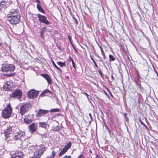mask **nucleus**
<instances>
[{
  "instance_id": "0eeeda50",
  "label": "nucleus",
  "mask_w": 158,
  "mask_h": 158,
  "mask_svg": "<svg viewBox=\"0 0 158 158\" xmlns=\"http://www.w3.org/2000/svg\"><path fill=\"white\" fill-rule=\"evenodd\" d=\"M11 97L20 99L22 96V92L19 89H17L13 92Z\"/></svg>"
},
{
  "instance_id": "cd10ccee",
  "label": "nucleus",
  "mask_w": 158,
  "mask_h": 158,
  "mask_svg": "<svg viewBox=\"0 0 158 158\" xmlns=\"http://www.w3.org/2000/svg\"><path fill=\"white\" fill-rule=\"evenodd\" d=\"M109 57L110 58L109 61L111 62V61H114L115 60V58L114 57L111 55H109Z\"/></svg>"
},
{
  "instance_id": "9b49d317",
  "label": "nucleus",
  "mask_w": 158,
  "mask_h": 158,
  "mask_svg": "<svg viewBox=\"0 0 158 158\" xmlns=\"http://www.w3.org/2000/svg\"><path fill=\"white\" fill-rule=\"evenodd\" d=\"M12 88V84L10 81L5 82L3 86V89L5 91H10Z\"/></svg>"
},
{
  "instance_id": "2f4dec72",
  "label": "nucleus",
  "mask_w": 158,
  "mask_h": 158,
  "mask_svg": "<svg viewBox=\"0 0 158 158\" xmlns=\"http://www.w3.org/2000/svg\"><path fill=\"white\" fill-rule=\"evenodd\" d=\"M102 52V56H103V59H106V57L105 55V53L104 52V51L102 52Z\"/></svg>"
},
{
  "instance_id": "37998d69",
  "label": "nucleus",
  "mask_w": 158,
  "mask_h": 158,
  "mask_svg": "<svg viewBox=\"0 0 158 158\" xmlns=\"http://www.w3.org/2000/svg\"><path fill=\"white\" fill-rule=\"evenodd\" d=\"M111 79H112V81H113L114 80V78L113 77V75H111Z\"/></svg>"
},
{
  "instance_id": "f3484780",
  "label": "nucleus",
  "mask_w": 158,
  "mask_h": 158,
  "mask_svg": "<svg viewBox=\"0 0 158 158\" xmlns=\"http://www.w3.org/2000/svg\"><path fill=\"white\" fill-rule=\"evenodd\" d=\"M12 131V128L11 127H8L4 131V135L5 136V140L8 138L9 135L10 134Z\"/></svg>"
},
{
  "instance_id": "dca6fc26",
  "label": "nucleus",
  "mask_w": 158,
  "mask_h": 158,
  "mask_svg": "<svg viewBox=\"0 0 158 158\" xmlns=\"http://www.w3.org/2000/svg\"><path fill=\"white\" fill-rule=\"evenodd\" d=\"M11 158H22L23 153L22 152H18L13 154H11Z\"/></svg>"
},
{
  "instance_id": "c03bdc74",
  "label": "nucleus",
  "mask_w": 158,
  "mask_h": 158,
  "mask_svg": "<svg viewBox=\"0 0 158 158\" xmlns=\"http://www.w3.org/2000/svg\"><path fill=\"white\" fill-rule=\"evenodd\" d=\"M99 48L100 49V50H101V52H103V49H102V48L101 46H99Z\"/></svg>"
},
{
  "instance_id": "bb28decb",
  "label": "nucleus",
  "mask_w": 158,
  "mask_h": 158,
  "mask_svg": "<svg viewBox=\"0 0 158 158\" xmlns=\"http://www.w3.org/2000/svg\"><path fill=\"white\" fill-rule=\"evenodd\" d=\"M52 62L54 67L57 69L59 70L60 72H62L61 70L55 64L53 60H52Z\"/></svg>"
},
{
  "instance_id": "a211bd4d",
  "label": "nucleus",
  "mask_w": 158,
  "mask_h": 158,
  "mask_svg": "<svg viewBox=\"0 0 158 158\" xmlns=\"http://www.w3.org/2000/svg\"><path fill=\"white\" fill-rule=\"evenodd\" d=\"M41 76L46 79L48 84H52V80L48 74H41Z\"/></svg>"
},
{
  "instance_id": "ddd939ff",
  "label": "nucleus",
  "mask_w": 158,
  "mask_h": 158,
  "mask_svg": "<svg viewBox=\"0 0 158 158\" xmlns=\"http://www.w3.org/2000/svg\"><path fill=\"white\" fill-rule=\"evenodd\" d=\"M49 112V110L40 109L37 112L36 116L40 117L44 115Z\"/></svg>"
},
{
  "instance_id": "aec40b11",
  "label": "nucleus",
  "mask_w": 158,
  "mask_h": 158,
  "mask_svg": "<svg viewBox=\"0 0 158 158\" xmlns=\"http://www.w3.org/2000/svg\"><path fill=\"white\" fill-rule=\"evenodd\" d=\"M37 8L38 10H39V11L44 14H45V12L44 11L43 9L41 7L40 4H37Z\"/></svg>"
},
{
  "instance_id": "4468645a",
  "label": "nucleus",
  "mask_w": 158,
  "mask_h": 158,
  "mask_svg": "<svg viewBox=\"0 0 158 158\" xmlns=\"http://www.w3.org/2000/svg\"><path fill=\"white\" fill-rule=\"evenodd\" d=\"M32 116L31 115H27L25 116L24 118V121L27 124H30L32 122L33 118Z\"/></svg>"
},
{
  "instance_id": "393cba45",
  "label": "nucleus",
  "mask_w": 158,
  "mask_h": 158,
  "mask_svg": "<svg viewBox=\"0 0 158 158\" xmlns=\"http://www.w3.org/2000/svg\"><path fill=\"white\" fill-rule=\"evenodd\" d=\"M57 64L61 67H62L65 66L66 64L65 62H57Z\"/></svg>"
},
{
  "instance_id": "de8ad7c7",
  "label": "nucleus",
  "mask_w": 158,
  "mask_h": 158,
  "mask_svg": "<svg viewBox=\"0 0 158 158\" xmlns=\"http://www.w3.org/2000/svg\"><path fill=\"white\" fill-rule=\"evenodd\" d=\"M104 92H105V94H106V96H109L108 95V94L105 91H104Z\"/></svg>"
},
{
  "instance_id": "4c0bfd02",
  "label": "nucleus",
  "mask_w": 158,
  "mask_h": 158,
  "mask_svg": "<svg viewBox=\"0 0 158 158\" xmlns=\"http://www.w3.org/2000/svg\"><path fill=\"white\" fill-rule=\"evenodd\" d=\"M89 116L90 117V118L91 119V120L92 121H93V118H92V116L91 114L90 113H89Z\"/></svg>"
},
{
  "instance_id": "a878e982",
  "label": "nucleus",
  "mask_w": 158,
  "mask_h": 158,
  "mask_svg": "<svg viewBox=\"0 0 158 158\" xmlns=\"http://www.w3.org/2000/svg\"><path fill=\"white\" fill-rule=\"evenodd\" d=\"M69 62L71 61L73 67L74 68H75V64L74 62V61L73 59L70 56H69Z\"/></svg>"
},
{
  "instance_id": "4be33fe9",
  "label": "nucleus",
  "mask_w": 158,
  "mask_h": 158,
  "mask_svg": "<svg viewBox=\"0 0 158 158\" xmlns=\"http://www.w3.org/2000/svg\"><path fill=\"white\" fill-rule=\"evenodd\" d=\"M39 124L40 127L45 129L47 127L46 123L45 122H40Z\"/></svg>"
},
{
  "instance_id": "6ab92c4d",
  "label": "nucleus",
  "mask_w": 158,
  "mask_h": 158,
  "mask_svg": "<svg viewBox=\"0 0 158 158\" xmlns=\"http://www.w3.org/2000/svg\"><path fill=\"white\" fill-rule=\"evenodd\" d=\"M47 32L46 28L45 27H43L40 31V36L41 38L44 37V34Z\"/></svg>"
},
{
  "instance_id": "a18cd8bd",
  "label": "nucleus",
  "mask_w": 158,
  "mask_h": 158,
  "mask_svg": "<svg viewBox=\"0 0 158 158\" xmlns=\"http://www.w3.org/2000/svg\"><path fill=\"white\" fill-rule=\"evenodd\" d=\"M73 48H74V50H75V51H76V52H78V51H77L76 49L74 47H73Z\"/></svg>"
},
{
  "instance_id": "72a5a7b5",
  "label": "nucleus",
  "mask_w": 158,
  "mask_h": 158,
  "mask_svg": "<svg viewBox=\"0 0 158 158\" xmlns=\"http://www.w3.org/2000/svg\"><path fill=\"white\" fill-rule=\"evenodd\" d=\"M73 19H74L75 22L76 23V24H77L78 23V22L77 20V19L74 17H73Z\"/></svg>"
},
{
  "instance_id": "7c9ffc66",
  "label": "nucleus",
  "mask_w": 158,
  "mask_h": 158,
  "mask_svg": "<svg viewBox=\"0 0 158 158\" xmlns=\"http://www.w3.org/2000/svg\"><path fill=\"white\" fill-rule=\"evenodd\" d=\"M83 94H84V95H86V96L87 97V98L88 99H89V95L87 94L84 91H83V92H82V93Z\"/></svg>"
},
{
  "instance_id": "39448f33",
  "label": "nucleus",
  "mask_w": 158,
  "mask_h": 158,
  "mask_svg": "<svg viewBox=\"0 0 158 158\" xmlns=\"http://www.w3.org/2000/svg\"><path fill=\"white\" fill-rule=\"evenodd\" d=\"M31 107V105L29 103H23L20 105L19 112L22 115L25 114L28 111Z\"/></svg>"
},
{
  "instance_id": "473e14b6",
  "label": "nucleus",
  "mask_w": 158,
  "mask_h": 158,
  "mask_svg": "<svg viewBox=\"0 0 158 158\" xmlns=\"http://www.w3.org/2000/svg\"><path fill=\"white\" fill-rule=\"evenodd\" d=\"M127 115V114H126V113H125L124 114V116L125 118H126V121L127 122V121H128L129 119H128V118L127 117H126Z\"/></svg>"
},
{
  "instance_id": "ea45409f",
  "label": "nucleus",
  "mask_w": 158,
  "mask_h": 158,
  "mask_svg": "<svg viewBox=\"0 0 158 158\" xmlns=\"http://www.w3.org/2000/svg\"><path fill=\"white\" fill-rule=\"evenodd\" d=\"M107 90L108 91H109V92L110 95L112 97H113V96L112 94L111 93V92L109 90L107 89Z\"/></svg>"
},
{
  "instance_id": "c756f323",
  "label": "nucleus",
  "mask_w": 158,
  "mask_h": 158,
  "mask_svg": "<svg viewBox=\"0 0 158 158\" xmlns=\"http://www.w3.org/2000/svg\"><path fill=\"white\" fill-rule=\"evenodd\" d=\"M139 121L141 125L144 126V127H145L146 128H148L147 126L141 120V119H139Z\"/></svg>"
},
{
  "instance_id": "6e6552de",
  "label": "nucleus",
  "mask_w": 158,
  "mask_h": 158,
  "mask_svg": "<svg viewBox=\"0 0 158 158\" xmlns=\"http://www.w3.org/2000/svg\"><path fill=\"white\" fill-rule=\"evenodd\" d=\"M38 16L39 20L41 23L46 25H49L50 23L47 20L46 17L44 15H41L40 14L36 15Z\"/></svg>"
},
{
  "instance_id": "79ce46f5",
  "label": "nucleus",
  "mask_w": 158,
  "mask_h": 158,
  "mask_svg": "<svg viewBox=\"0 0 158 158\" xmlns=\"http://www.w3.org/2000/svg\"><path fill=\"white\" fill-rule=\"evenodd\" d=\"M90 57L91 59V60H92L93 61H95L94 60L93 58L92 57V56L91 55H90Z\"/></svg>"
},
{
  "instance_id": "2eb2a0df",
  "label": "nucleus",
  "mask_w": 158,
  "mask_h": 158,
  "mask_svg": "<svg viewBox=\"0 0 158 158\" xmlns=\"http://www.w3.org/2000/svg\"><path fill=\"white\" fill-rule=\"evenodd\" d=\"M37 127L36 123H33L29 126V130L31 133H33L36 131Z\"/></svg>"
},
{
  "instance_id": "f704fd0d",
  "label": "nucleus",
  "mask_w": 158,
  "mask_h": 158,
  "mask_svg": "<svg viewBox=\"0 0 158 158\" xmlns=\"http://www.w3.org/2000/svg\"><path fill=\"white\" fill-rule=\"evenodd\" d=\"M93 62L94 63V64L95 66L97 68H98V65H97V64L96 63V62H95V61H93Z\"/></svg>"
},
{
  "instance_id": "f8f14e48",
  "label": "nucleus",
  "mask_w": 158,
  "mask_h": 158,
  "mask_svg": "<svg viewBox=\"0 0 158 158\" xmlns=\"http://www.w3.org/2000/svg\"><path fill=\"white\" fill-rule=\"evenodd\" d=\"M10 2L8 1H3L1 2L0 3V10L5 9L9 6Z\"/></svg>"
},
{
  "instance_id": "1a4fd4ad",
  "label": "nucleus",
  "mask_w": 158,
  "mask_h": 158,
  "mask_svg": "<svg viewBox=\"0 0 158 158\" xmlns=\"http://www.w3.org/2000/svg\"><path fill=\"white\" fill-rule=\"evenodd\" d=\"M39 92L37 91L32 89L30 90L27 93L28 97L32 99L35 98L38 95Z\"/></svg>"
},
{
  "instance_id": "7ed1b4c3",
  "label": "nucleus",
  "mask_w": 158,
  "mask_h": 158,
  "mask_svg": "<svg viewBox=\"0 0 158 158\" xmlns=\"http://www.w3.org/2000/svg\"><path fill=\"white\" fill-rule=\"evenodd\" d=\"M15 69V66L13 64H3L2 68V70L3 72H10V73L4 74V75L7 76L11 77L13 75V74L11 72H13Z\"/></svg>"
},
{
  "instance_id": "09e8293b",
  "label": "nucleus",
  "mask_w": 158,
  "mask_h": 158,
  "mask_svg": "<svg viewBox=\"0 0 158 158\" xmlns=\"http://www.w3.org/2000/svg\"><path fill=\"white\" fill-rule=\"evenodd\" d=\"M2 43L0 42V46H2Z\"/></svg>"
},
{
  "instance_id": "5701e85b",
  "label": "nucleus",
  "mask_w": 158,
  "mask_h": 158,
  "mask_svg": "<svg viewBox=\"0 0 158 158\" xmlns=\"http://www.w3.org/2000/svg\"><path fill=\"white\" fill-rule=\"evenodd\" d=\"M60 129L58 125L56 126H53L52 127V130L54 131H59Z\"/></svg>"
},
{
  "instance_id": "f257e3e1",
  "label": "nucleus",
  "mask_w": 158,
  "mask_h": 158,
  "mask_svg": "<svg viewBox=\"0 0 158 158\" xmlns=\"http://www.w3.org/2000/svg\"><path fill=\"white\" fill-rule=\"evenodd\" d=\"M7 16V20L13 25L18 24L20 21V15L18 9H11Z\"/></svg>"
},
{
  "instance_id": "49530a36",
  "label": "nucleus",
  "mask_w": 158,
  "mask_h": 158,
  "mask_svg": "<svg viewBox=\"0 0 158 158\" xmlns=\"http://www.w3.org/2000/svg\"><path fill=\"white\" fill-rule=\"evenodd\" d=\"M98 57L100 59V61H102V59L100 57V56H98Z\"/></svg>"
},
{
  "instance_id": "9d476101",
  "label": "nucleus",
  "mask_w": 158,
  "mask_h": 158,
  "mask_svg": "<svg viewBox=\"0 0 158 158\" xmlns=\"http://www.w3.org/2000/svg\"><path fill=\"white\" fill-rule=\"evenodd\" d=\"M71 143L70 141L64 145V148L62 149L61 152L59 154V156H61L63 155L71 147Z\"/></svg>"
},
{
  "instance_id": "a19ab883",
  "label": "nucleus",
  "mask_w": 158,
  "mask_h": 158,
  "mask_svg": "<svg viewBox=\"0 0 158 158\" xmlns=\"http://www.w3.org/2000/svg\"><path fill=\"white\" fill-rule=\"evenodd\" d=\"M71 156H65L64 157L62 158H70Z\"/></svg>"
},
{
  "instance_id": "f03ea898",
  "label": "nucleus",
  "mask_w": 158,
  "mask_h": 158,
  "mask_svg": "<svg viewBox=\"0 0 158 158\" xmlns=\"http://www.w3.org/2000/svg\"><path fill=\"white\" fill-rule=\"evenodd\" d=\"M38 147L39 148L35 145L31 147V148L30 149L34 153V155L32 156L33 158H40L44 152L46 150V148L45 147H40V146Z\"/></svg>"
},
{
  "instance_id": "58836bf2",
  "label": "nucleus",
  "mask_w": 158,
  "mask_h": 158,
  "mask_svg": "<svg viewBox=\"0 0 158 158\" xmlns=\"http://www.w3.org/2000/svg\"><path fill=\"white\" fill-rule=\"evenodd\" d=\"M98 72L99 73V74H100V75L101 76H103V75H102V72L100 70H98Z\"/></svg>"
},
{
  "instance_id": "c9c22d12",
  "label": "nucleus",
  "mask_w": 158,
  "mask_h": 158,
  "mask_svg": "<svg viewBox=\"0 0 158 158\" xmlns=\"http://www.w3.org/2000/svg\"><path fill=\"white\" fill-rule=\"evenodd\" d=\"M78 158H84V157L81 154L78 156Z\"/></svg>"
},
{
  "instance_id": "423d86ee",
  "label": "nucleus",
  "mask_w": 158,
  "mask_h": 158,
  "mask_svg": "<svg viewBox=\"0 0 158 158\" xmlns=\"http://www.w3.org/2000/svg\"><path fill=\"white\" fill-rule=\"evenodd\" d=\"M25 135V132L20 131L19 132L15 133L12 138V139L15 141L19 140L21 141L22 140V138Z\"/></svg>"
},
{
  "instance_id": "412c9836",
  "label": "nucleus",
  "mask_w": 158,
  "mask_h": 158,
  "mask_svg": "<svg viewBox=\"0 0 158 158\" xmlns=\"http://www.w3.org/2000/svg\"><path fill=\"white\" fill-rule=\"evenodd\" d=\"M49 93L50 94H51V92L49 91L48 89H46L44 91V92L41 94L40 95V97L41 96L43 97L44 96V94L46 93Z\"/></svg>"
},
{
  "instance_id": "e433bc0d",
  "label": "nucleus",
  "mask_w": 158,
  "mask_h": 158,
  "mask_svg": "<svg viewBox=\"0 0 158 158\" xmlns=\"http://www.w3.org/2000/svg\"><path fill=\"white\" fill-rule=\"evenodd\" d=\"M35 2L37 3V4H40V2L39 0H35Z\"/></svg>"
},
{
  "instance_id": "c85d7f7f",
  "label": "nucleus",
  "mask_w": 158,
  "mask_h": 158,
  "mask_svg": "<svg viewBox=\"0 0 158 158\" xmlns=\"http://www.w3.org/2000/svg\"><path fill=\"white\" fill-rule=\"evenodd\" d=\"M50 111L52 112H58L60 111V110L58 109H51L50 110Z\"/></svg>"
},
{
  "instance_id": "b1692460",
  "label": "nucleus",
  "mask_w": 158,
  "mask_h": 158,
  "mask_svg": "<svg viewBox=\"0 0 158 158\" xmlns=\"http://www.w3.org/2000/svg\"><path fill=\"white\" fill-rule=\"evenodd\" d=\"M56 155V152L54 151H52L51 154L48 156L46 158H53Z\"/></svg>"
},
{
  "instance_id": "20e7f679",
  "label": "nucleus",
  "mask_w": 158,
  "mask_h": 158,
  "mask_svg": "<svg viewBox=\"0 0 158 158\" xmlns=\"http://www.w3.org/2000/svg\"><path fill=\"white\" fill-rule=\"evenodd\" d=\"M12 112V109L9 103L2 110V117L5 118H7L10 117Z\"/></svg>"
}]
</instances>
